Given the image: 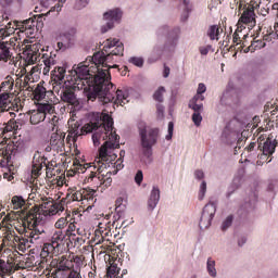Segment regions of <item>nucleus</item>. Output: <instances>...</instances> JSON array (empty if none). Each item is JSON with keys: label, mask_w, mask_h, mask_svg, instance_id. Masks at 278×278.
<instances>
[{"label": "nucleus", "mask_w": 278, "mask_h": 278, "mask_svg": "<svg viewBox=\"0 0 278 278\" xmlns=\"http://www.w3.org/2000/svg\"><path fill=\"white\" fill-rule=\"evenodd\" d=\"M88 60L90 56L68 71L67 81L77 90H84L88 101L99 99L103 105L114 103L122 106L129 103V93L119 89L116 91L114 84H108L110 77L105 76V72L101 67H96L94 64L90 67Z\"/></svg>", "instance_id": "nucleus-1"}, {"label": "nucleus", "mask_w": 278, "mask_h": 278, "mask_svg": "<svg viewBox=\"0 0 278 278\" xmlns=\"http://www.w3.org/2000/svg\"><path fill=\"white\" fill-rule=\"evenodd\" d=\"M70 127L68 134L74 137V140H77L79 136H86V134H92V142L96 147L101 144V140L105 141L108 139V135L114 129V119L110 114H102L100 118L94 119V122H90L81 127L79 122L75 121V118H70L67 122ZM81 127V128H79Z\"/></svg>", "instance_id": "nucleus-2"}, {"label": "nucleus", "mask_w": 278, "mask_h": 278, "mask_svg": "<svg viewBox=\"0 0 278 278\" xmlns=\"http://www.w3.org/2000/svg\"><path fill=\"white\" fill-rule=\"evenodd\" d=\"M121 147V137L116 134V130L111 129L108 134L106 141L99 149L98 166L94 165L93 168H97L99 175L103 173V168H112L106 173V175H118V170H123L125 165H123V160L114 153L115 149Z\"/></svg>", "instance_id": "nucleus-3"}, {"label": "nucleus", "mask_w": 278, "mask_h": 278, "mask_svg": "<svg viewBox=\"0 0 278 278\" xmlns=\"http://www.w3.org/2000/svg\"><path fill=\"white\" fill-rule=\"evenodd\" d=\"M141 153L147 160L153 155V147L157 144V138H160V128H142L139 130Z\"/></svg>", "instance_id": "nucleus-4"}, {"label": "nucleus", "mask_w": 278, "mask_h": 278, "mask_svg": "<svg viewBox=\"0 0 278 278\" xmlns=\"http://www.w3.org/2000/svg\"><path fill=\"white\" fill-rule=\"evenodd\" d=\"M75 90H77L75 85L65 83V85L60 87L58 94L63 103H67V105H72L75 110H79L81 104L79 103V99H77V94H75Z\"/></svg>", "instance_id": "nucleus-5"}, {"label": "nucleus", "mask_w": 278, "mask_h": 278, "mask_svg": "<svg viewBox=\"0 0 278 278\" xmlns=\"http://www.w3.org/2000/svg\"><path fill=\"white\" fill-rule=\"evenodd\" d=\"M89 62H91V64H94L96 67H100L101 71H103V73L105 74V77H109L108 84H112V76L110 75V73H108V70H105L110 67V62H114V56L111 52L108 53L104 51H98L93 54V56H89Z\"/></svg>", "instance_id": "nucleus-6"}, {"label": "nucleus", "mask_w": 278, "mask_h": 278, "mask_svg": "<svg viewBox=\"0 0 278 278\" xmlns=\"http://www.w3.org/2000/svg\"><path fill=\"white\" fill-rule=\"evenodd\" d=\"M103 18L106 21V24L101 26V33L108 34L110 29H114V27L121 23V18H123V11L118 8L109 10L103 13Z\"/></svg>", "instance_id": "nucleus-7"}, {"label": "nucleus", "mask_w": 278, "mask_h": 278, "mask_svg": "<svg viewBox=\"0 0 278 278\" xmlns=\"http://www.w3.org/2000/svg\"><path fill=\"white\" fill-rule=\"evenodd\" d=\"M3 220H8V224L11 227H15L17 231H26L29 229V219L27 213L22 215L17 213L5 215Z\"/></svg>", "instance_id": "nucleus-8"}, {"label": "nucleus", "mask_w": 278, "mask_h": 278, "mask_svg": "<svg viewBox=\"0 0 278 278\" xmlns=\"http://www.w3.org/2000/svg\"><path fill=\"white\" fill-rule=\"evenodd\" d=\"M47 114H55V106L50 103L38 105L37 111H33L29 116L30 125H38L47 118Z\"/></svg>", "instance_id": "nucleus-9"}, {"label": "nucleus", "mask_w": 278, "mask_h": 278, "mask_svg": "<svg viewBox=\"0 0 278 278\" xmlns=\"http://www.w3.org/2000/svg\"><path fill=\"white\" fill-rule=\"evenodd\" d=\"M214 216H216V202H208L203 207L199 222V227L202 231L204 229H210L212 220H214Z\"/></svg>", "instance_id": "nucleus-10"}, {"label": "nucleus", "mask_w": 278, "mask_h": 278, "mask_svg": "<svg viewBox=\"0 0 278 278\" xmlns=\"http://www.w3.org/2000/svg\"><path fill=\"white\" fill-rule=\"evenodd\" d=\"M77 35V29L70 28L59 36V41L56 43V47L59 51H66L68 49H72V47H75V36Z\"/></svg>", "instance_id": "nucleus-11"}, {"label": "nucleus", "mask_w": 278, "mask_h": 278, "mask_svg": "<svg viewBox=\"0 0 278 278\" xmlns=\"http://www.w3.org/2000/svg\"><path fill=\"white\" fill-rule=\"evenodd\" d=\"M50 138V147H52L53 151L58 153H64L65 151V143L64 139L66 138V134L62 132V130L58 129L54 130Z\"/></svg>", "instance_id": "nucleus-12"}, {"label": "nucleus", "mask_w": 278, "mask_h": 278, "mask_svg": "<svg viewBox=\"0 0 278 278\" xmlns=\"http://www.w3.org/2000/svg\"><path fill=\"white\" fill-rule=\"evenodd\" d=\"M28 216V222H29V229H36V228H41L45 223V215L40 214V208L34 207L30 211L26 212Z\"/></svg>", "instance_id": "nucleus-13"}, {"label": "nucleus", "mask_w": 278, "mask_h": 278, "mask_svg": "<svg viewBox=\"0 0 278 278\" xmlns=\"http://www.w3.org/2000/svg\"><path fill=\"white\" fill-rule=\"evenodd\" d=\"M51 79L56 86H66L68 78H66V65L55 66L51 72Z\"/></svg>", "instance_id": "nucleus-14"}, {"label": "nucleus", "mask_w": 278, "mask_h": 278, "mask_svg": "<svg viewBox=\"0 0 278 278\" xmlns=\"http://www.w3.org/2000/svg\"><path fill=\"white\" fill-rule=\"evenodd\" d=\"M36 25L37 22L30 17L28 20H24L23 22H17L16 29H18L25 36H34L36 34Z\"/></svg>", "instance_id": "nucleus-15"}, {"label": "nucleus", "mask_w": 278, "mask_h": 278, "mask_svg": "<svg viewBox=\"0 0 278 278\" xmlns=\"http://www.w3.org/2000/svg\"><path fill=\"white\" fill-rule=\"evenodd\" d=\"M113 47H115V49L111 51L113 56L123 55L125 47L123 46V42H121L118 39H108L104 45L103 51L108 53V49H112Z\"/></svg>", "instance_id": "nucleus-16"}, {"label": "nucleus", "mask_w": 278, "mask_h": 278, "mask_svg": "<svg viewBox=\"0 0 278 278\" xmlns=\"http://www.w3.org/2000/svg\"><path fill=\"white\" fill-rule=\"evenodd\" d=\"M20 254H17L14 258L9 257V260L3 261L0 258V273H2L3 275H12V273H16V270H18V266L13 262V260H18V255H21V252H18Z\"/></svg>", "instance_id": "nucleus-17"}, {"label": "nucleus", "mask_w": 278, "mask_h": 278, "mask_svg": "<svg viewBox=\"0 0 278 278\" xmlns=\"http://www.w3.org/2000/svg\"><path fill=\"white\" fill-rule=\"evenodd\" d=\"M260 149L263 152V155H273L275 153V149H277V140L273 135H270L264 142L263 147L262 143H260Z\"/></svg>", "instance_id": "nucleus-18"}, {"label": "nucleus", "mask_w": 278, "mask_h": 278, "mask_svg": "<svg viewBox=\"0 0 278 278\" xmlns=\"http://www.w3.org/2000/svg\"><path fill=\"white\" fill-rule=\"evenodd\" d=\"M157 203H160V187L153 186L148 199V212H153L157 207Z\"/></svg>", "instance_id": "nucleus-19"}, {"label": "nucleus", "mask_w": 278, "mask_h": 278, "mask_svg": "<svg viewBox=\"0 0 278 278\" xmlns=\"http://www.w3.org/2000/svg\"><path fill=\"white\" fill-rule=\"evenodd\" d=\"M181 34L180 27L169 28L167 33V41L165 47L170 49V47H177V42H179V35Z\"/></svg>", "instance_id": "nucleus-20"}, {"label": "nucleus", "mask_w": 278, "mask_h": 278, "mask_svg": "<svg viewBox=\"0 0 278 278\" xmlns=\"http://www.w3.org/2000/svg\"><path fill=\"white\" fill-rule=\"evenodd\" d=\"M43 164H45V159L40 155V152H36L33 157V167H31L33 177L40 176V170H42Z\"/></svg>", "instance_id": "nucleus-21"}, {"label": "nucleus", "mask_w": 278, "mask_h": 278, "mask_svg": "<svg viewBox=\"0 0 278 278\" xmlns=\"http://www.w3.org/2000/svg\"><path fill=\"white\" fill-rule=\"evenodd\" d=\"M239 23L251 25V27H253L255 25V12L253 10H245L240 17Z\"/></svg>", "instance_id": "nucleus-22"}, {"label": "nucleus", "mask_w": 278, "mask_h": 278, "mask_svg": "<svg viewBox=\"0 0 278 278\" xmlns=\"http://www.w3.org/2000/svg\"><path fill=\"white\" fill-rule=\"evenodd\" d=\"M42 8H49L55 0H38ZM66 3V0H59V2L50 9V12H62V5Z\"/></svg>", "instance_id": "nucleus-23"}, {"label": "nucleus", "mask_w": 278, "mask_h": 278, "mask_svg": "<svg viewBox=\"0 0 278 278\" xmlns=\"http://www.w3.org/2000/svg\"><path fill=\"white\" fill-rule=\"evenodd\" d=\"M73 266V260H66L62 256L61 261L56 265V273H65L66 270H71Z\"/></svg>", "instance_id": "nucleus-24"}, {"label": "nucleus", "mask_w": 278, "mask_h": 278, "mask_svg": "<svg viewBox=\"0 0 278 278\" xmlns=\"http://www.w3.org/2000/svg\"><path fill=\"white\" fill-rule=\"evenodd\" d=\"M27 64H35L40 60V52L36 51V46L28 50L25 56Z\"/></svg>", "instance_id": "nucleus-25"}, {"label": "nucleus", "mask_w": 278, "mask_h": 278, "mask_svg": "<svg viewBox=\"0 0 278 278\" xmlns=\"http://www.w3.org/2000/svg\"><path fill=\"white\" fill-rule=\"evenodd\" d=\"M7 247L8 245H5V244H0V253H1V251H3L1 254V257H5V255H7V257H11V260H14V257H16V255L20 254L18 250H16V248H14V247H12V249L7 248Z\"/></svg>", "instance_id": "nucleus-26"}, {"label": "nucleus", "mask_w": 278, "mask_h": 278, "mask_svg": "<svg viewBox=\"0 0 278 278\" xmlns=\"http://www.w3.org/2000/svg\"><path fill=\"white\" fill-rule=\"evenodd\" d=\"M42 62L45 66H55L58 64V54L50 52L42 54Z\"/></svg>", "instance_id": "nucleus-27"}, {"label": "nucleus", "mask_w": 278, "mask_h": 278, "mask_svg": "<svg viewBox=\"0 0 278 278\" xmlns=\"http://www.w3.org/2000/svg\"><path fill=\"white\" fill-rule=\"evenodd\" d=\"M184 11L181 13L180 20L182 23H186L190 18V13L192 12V4L190 0H182Z\"/></svg>", "instance_id": "nucleus-28"}, {"label": "nucleus", "mask_w": 278, "mask_h": 278, "mask_svg": "<svg viewBox=\"0 0 278 278\" xmlns=\"http://www.w3.org/2000/svg\"><path fill=\"white\" fill-rule=\"evenodd\" d=\"M12 59V52L8 48V43H0V62H8Z\"/></svg>", "instance_id": "nucleus-29"}, {"label": "nucleus", "mask_w": 278, "mask_h": 278, "mask_svg": "<svg viewBox=\"0 0 278 278\" xmlns=\"http://www.w3.org/2000/svg\"><path fill=\"white\" fill-rule=\"evenodd\" d=\"M14 88V78L12 76H7L4 81L1 83L0 92H12Z\"/></svg>", "instance_id": "nucleus-30"}, {"label": "nucleus", "mask_w": 278, "mask_h": 278, "mask_svg": "<svg viewBox=\"0 0 278 278\" xmlns=\"http://www.w3.org/2000/svg\"><path fill=\"white\" fill-rule=\"evenodd\" d=\"M255 203H257V195L255 193L251 194V200L245 201L241 206L240 212H252L255 208Z\"/></svg>", "instance_id": "nucleus-31"}, {"label": "nucleus", "mask_w": 278, "mask_h": 278, "mask_svg": "<svg viewBox=\"0 0 278 278\" xmlns=\"http://www.w3.org/2000/svg\"><path fill=\"white\" fill-rule=\"evenodd\" d=\"M11 205L13 206V210H23V207L27 205V202L23 195H14L11 200Z\"/></svg>", "instance_id": "nucleus-32"}, {"label": "nucleus", "mask_w": 278, "mask_h": 278, "mask_svg": "<svg viewBox=\"0 0 278 278\" xmlns=\"http://www.w3.org/2000/svg\"><path fill=\"white\" fill-rule=\"evenodd\" d=\"M31 232L29 235V242L34 244L36 240H40V236L45 233V228H28Z\"/></svg>", "instance_id": "nucleus-33"}, {"label": "nucleus", "mask_w": 278, "mask_h": 278, "mask_svg": "<svg viewBox=\"0 0 278 278\" xmlns=\"http://www.w3.org/2000/svg\"><path fill=\"white\" fill-rule=\"evenodd\" d=\"M220 34V28L217 25H211L206 30V36L210 40H218V35Z\"/></svg>", "instance_id": "nucleus-34"}, {"label": "nucleus", "mask_w": 278, "mask_h": 278, "mask_svg": "<svg viewBox=\"0 0 278 278\" xmlns=\"http://www.w3.org/2000/svg\"><path fill=\"white\" fill-rule=\"evenodd\" d=\"M110 266L106 269V277L109 278H116V276L118 275V265L115 264L114 261H110L109 262Z\"/></svg>", "instance_id": "nucleus-35"}, {"label": "nucleus", "mask_w": 278, "mask_h": 278, "mask_svg": "<svg viewBox=\"0 0 278 278\" xmlns=\"http://www.w3.org/2000/svg\"><path fill=\"white\" fill-rule=\"evenodd\" d=\"M60 212H64V206L58 202H53L52 207L47 210L46 215L55 216V214H60Z\"/></svg>", "instance_id": "nucleus-36"}, {"label": "nucleus", "mask_w": 278, "mask_h": 278, "mask_svg": "<svg viewBox=\"0 0 278 278\" xmlns=\"http://www.w3.org/2000/svg\"><path fill=\"white\" fill-rule=\"evenodd\" d=\"M34 94L37 101H41V99H45L47 97V89L43 86L38 85L35 88Z\"/></svg>", "instance_id": "nucleus-37"}, {"label": "nucleus", "mask_w": 278, "mask_h": 278, "mask_svg": "<svg viewBox=\"0 0 278 278\" xmlns=\"http://www.w3.org/2000/svg\"><path fill=\"white\" fill-rule=\"evenodd\" d=\"M266 47V43L262 40L254 41L250 47L244 49V53H249V51L254 52L255 49H264Z\"/></svg>", "instance_id": "nucleus-38"}, {"label": "nucleus", "mask_w": 278, "mask_h": 278, "mask_svg": "<svg viewBox=\"0 0 278 278\" xmlns=\"http://www.w3.org/2000/svg\"><path fill=\"white\" fill-rule=\"evenodd\" d=\"M189 108L190 110H193L194 113H201L203 112V103H199L197 99H191L189 101Z\"/></svg>", "instance_id": "nucleus-39"}, {"label": "nucleus", "mask_w": 278, "mask_h": 278, "mask_svg": "<svg viewBox=\"0 0 278 278\" xmlns=\"http://www.w3.org/2000/svg\"><path fill=\"white\" fill-rule=\"evenodd\" d=\"M165 92H166V89L164 87H159V89L153 94L154 101H159V103H162V101H164Z\"/></svg>", "instance_id": "nucleus-40"}, {"label": "nucleus", "mask_w": 278, "mask_h": 278, "mask_svg": "<svg viewBox=\"0 0 278 278\" xmlns=\"http://www.w3.org/2000/svg\"><path fill=\"white\" fill-rule=\"evenodd\" d=\"M43 248L49 252L50 257L51 255H60V244L53 245V244H45Z\"/></svg>", "instance_id": "nucleus-41"}, {"label": "nucleus", "mask_w": 278, "mask_h": 278, "mask_svg": "<svg viewBox=\"0 0 278 278\" xmlns=\"http://www.w3.org/2000/svg\"><path fill=\"white\" fill-rule=\"evenodd\" d=\"M207 273L211 277H216V262L212 258L207 260Z\"/></svg>", "instance_id": "nucleus-42"}, {"label": "nucleus", "mask_w": 278, "mask_h": 278, "mask_svg": "<svg viewBox=\"0 0 278 278\" xmlns=\"http://www.w3.org/2000/svg\"><path fill=\"white\" fill-rule=\"evenodd\" d=\"M8 99H10V91L0 92V108H5L8 105Z\"/></svg>", "instance_id": "nucleus-43"}, {"label": "nucleus", "mask_w": 278, "mask_h": 278, "mask_svg": "<svg viewBox=\"0 0 278 278\" xmlns=\"http://www.w3.org/2000/svg\"><path fill=\"white\" fill-rule=\"evenodd\" d=\"M231 225H233V215H228L222 224V230L227 231Z\"/></svg>", "instance_id": "nucleus-44"}, {"label": "nucleus", "mask_w": 278, "mask_h": 278, "mask_svg": "<svg viewBox=\"0 0 278 278\" xmlns=\"http://www.w3.org/2000/svg\"><path fill=\"white\" fill-rule=\"evenodd\" d=\"M64 240V233L62 230L55 231L52 236V244H60Z\"/></svg>", "instance_id": "nucleus-45"}, {"label": "nucleus", "mask_w": 278, "mask_h": 278, "mask_svg": "<svg viewBox=\"0 0 278 278\" xmlns=\"http://www.w3.org/2000/svg\"><path fill=\"white\" fill-rule=\"evenodd\" d=\"M205 192H207V182H205V180H203L200 185V191H199V195H198V199L200 201H203V199H205Z\"/></svg>", "instance_id": "nucleus-46"}, {"label": "nucleus", "mask_w": 278, "mask_h": 278, "mask_svg": "<svg viewBox=\"0 0 278 278\" xmlns=\"http://www.w3.org/2000/svg\"><path fill=\"white\" fill-rule=\"evenodd\" d=\"M128 62L130 64H134L135 66H138L139 68L144 66V59L138 58V56H131Z\"/></svg>", "instance_id": "nucleus-47"}, {"label": "nucleus", "mask_w": 278, "mask_h": 278, "mask_svg": "<svg viewBox=\"0 0 278 278\" xmlns=\"http://www.w3.org/2000/svg\"><path fill=\"white\" fill-rule=\"evenodd\" d=\"M90 4V0H76L74 8L75 10H84V8H88Z\"/></svg>", "instance_id": "nucleus-48"}, {"label": "nucleus", "mask_w": 278, "mask_h": 278, "mask_svg": "<svg viewBox=\"0 0 278 278\" xmlns=\"http://www.w3.org/2000/svg\"><path fill=\"white\" fill-rule=\"evenodd\" d=\"M53 200H46L40 204L41 212L43 214H47V211L50 210V207H53Z\"/></svg>", "instance_id": "nucleus-49"}, {"label": "nucleus", "mask_w": 278, "mask_h": 278, "mask_svg": "<svg viewBox=\"0 0 278 278\" xmlns=\"http://www.w3.org/2000/svg\"><path fill=\"white\" fill-rule=\"evenodd\" d=\"M18 116H20V118L13 119V125L15 126V129L17 131H18V129L23 128V125H25V121H23V118H25V115L20 114Z\"/></svg>", "instance_id": "nucleus-50"}, {"label": "nucleus", "mask_w": 278, "mask_h": 278, "mask_svg": "<svg viewBox=\"0 0 278 278\" xmlns=\"http://www.w3.org/2000/svg\"><path fill=\"white\" fill-rule=\"evenodd\" d=\"M11 34H14V29L7 30L5 28H0V43H5L4 38H8Z\"/></svg>", "instance_id": "nucleus-51"}, {"label": "nucleus", "mask_w": 278, "mask_h": 278, "mask_svg": "<svg viewBox=\"0 0 278 278\" xmlns=\"http://www.w3.org/2000/svg\"><path fill=\"white\" fill-rule=\"evenodd\" d=\"M202 121H203V116H201V113L192 114V122L194 123L195 127H200Z\"/></svg>", "instance_id": "nucleus-52"}, {"label": "nucleus", "mask_w": 278, "mask_h": 278, "mask_svg": "<svg viewBox=\"0 0 278 278\" xmlns=\"http://www.w3.org/2000/svg\"><path fill=\"white\" fill-rule=\"evenodd\" d=\"M173 131H175V124L169 122L165 140H173Z\"/></svg>", "instance_id": "nucleus-53"}, {"label": "nucleus", "mask_w": 278, "mask_h": 278, "mask_svg": "<svg viewBox=\"0 0 278 278\" xmlns=\"http://www.w3.org/2000/svg\"><path fill=\"white\" fill-rule=\"evenodd\" d=\"M68 225V219L65 217H61L56 223H55V228L56 229H64Z\"/></svg>", "instance_id": "nucleus-54"}, {"label": "nucleus", "mask_w": 278, "mask_h": 278, "mask_svg": "<svg viewBox=\"0 0 278 278\" xmlns=\"http://www.w3.org/2000/svg\"><path fill=\"white\" fill-rule=\"evenodd\" d=\"M49 118H50L51 125H53L52 131H58V129H60L58 127V123L60 122V117H58V115H53L52 117H49Z\"/></svg>", "instance_id": "nucleus-55"}, {"label": "nucleus", "mask_w": 278, "mask_h": 278, "mask_svg": "<svg viewBox=\"0 0 278 278\" xmlns=\"http://www.w3.org/2000/svg\"><path fill=\"white\" fill-rule=\"evenodd\" d=\"M5 127H4V131L9 132V131H17L16 130V126H14V119H10L8 122V124H4Z\"/></svg>", "instance_id": "nucleus-56"}, {"label": "nucleus", "mask_w": 278, "mask_h": 278, "mask_svg": "<svg viewBox=\"0 0 278 278\" xmlns=\"http://www.w3.org/2000/svg\"><path fill=\"white\" fill-rule=\"evenodd\" d=\"M143 179H144V175L142 174V170L139 169L135 175V184H137V186H140Z\"/></svg>", "instance_id": "nucleus-57"}, {"label": "nucleus", "mask_w": 278, "mask_h": 278, "mask_svg": "<svg viewBox=\"0 0 278 278\" xmlns=\"http://www.w3.org/2000/svg\"><path fill=\"white\" fill-rule=\"evenodd\" d=\"M210 51H212V45L201 46L199 48V52L201 55H207V53H210Z\"/></svg>", "instance_id": "nucleus-58"}, {"label": "nucleus", "mask_w": 278, "mask_h": 278, "mask_svg": "<svg viewBox=\"0 0 278 278\" xmlns=\"http://www.w3.org/2000/svg\"><path fill=\"white\" fill-rule=\"evenodd\" d=\"M40 257H41V262L40 264H45V260H47V257H51V254H49V252L47 251V248L43 245L40 252Z\"/></svg>", "instance_id": "nucleus-59"}, {"label": "nucleus", "mask_w": 278, "mask_h": 278, "mask_svg": "<svg viewBox=\"0 0 278 278\" xmlns=\"http://www.w3.org/2000/svg\"><path fill=\"white\" fill-rule=\"evenodd\" d=\"M168 26H166V25H164V26H161L159 29H157V31H156V34H157V36H168Z\"/></svg>", "instance_id": "nucleus-60"}, {"label": "nucleus", "mask_w": 278, "mask_h": 278, "mask_svg": "<svg viewBox=\"0 0 278 278\" xmlns=\"http://www.w3.org/2000/svg\"><path fill=\"white\" fill-rule=\"evenodd\" d=\"M97 179L98 181H101V176H97V172L91 170L89 176L87 177V181H94Z\"/></svg>", "instance_id": "nucleus-61"}, {"label": "nucleus", "mask_w": 278, "mask_h": 278, "mask_svg": "<svg viewBox=\"0 0 278 278\" xmlns=\"http://www.w3.org/2000/svg\"><path fill=\"white\" fill-rule=\"evenodd\" d=\"M205 90H207V87H205V84L200 83L198 86L197 94H203L205 93Z\"/></svg>", "instance_id": "nucleus-62"}, {"label": "nucleus", "mask_w": 278, "mask_h": 278, "mask_svg": "<svg viewBox=\"0 0 278 278\" xmlns=\"http://www.w3.org/2000/svg\"><path fill=\"white\" fill-rule=\"evenodd\" d=\"M194 177H195V179H204L205 178V173H203L202 169H197L194 172Z\"/></svg>", "instance_id": "nucleus-63"}, {"label": "nucleus", "mask_w": 278, "mask_h": 278, "mask_svg": "<svg viewBox=\"0 0 278 278\" xmlns=\"http://www.w3.org/2000/svg\"><path fill=\"white\" fill-rule=\"evenodd\" d=\"M102 186H104V188H110V186H112V177L106 176V178L101 182Z\"/></svg>", "instance_id": "nucleus-64"}]
</instances>
